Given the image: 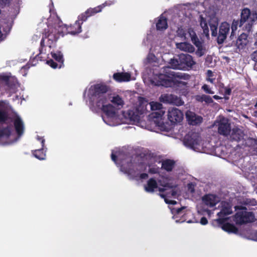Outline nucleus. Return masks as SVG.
Segmentation results:
<instances>
[{
    "mask_svg": "<svg viewBox=\"0 0 257 257\" xmlns=\"http://www.w3.org/2000/svg\"><path fill=\"white\" fill-rule=\"evenodd\" d=\"M108 87L103 84L92 85L87 88L84 97L87 104L93 112H97L101 110L104 113L102 117L104 122L110 125L115 126L121 123H135L139 121L140 117L134 111H124L120 115L112 104H105L107 95L105 92Z\"/></svg>",
    "mask_w": 257,
    "mask_h": 257,
    "instance_id": "f257e3e1",
    "label": "nucleus"
},
{
    "mask_svg": "<svg viewBox=\"0 0 257 257\" xmlns=\"http://www.w3.org/2000/svg\"><path fill=\"white\" fill-rule=\"evenodd\" d=\"M219 13V9L212 6L205 11V13L200 15V25L203 30V33L206 36H209V28L207 21H208L211 35L212 36H217V42L222 44L226 39L227 35L230 31V25L227 22H222L219 28L218 34L217 35V26L218 24V18L217 14Z\"/></svg>",
    "mask_w": 257,
    "mask_h": 257,
    "instance_id": "f03ea898",
    "label": "nucleus"
},
{
    "mask_svg": "<svg viewBox=\"0 0 257 257\" xmlns=\"http://www.w3.org/2000/svg\"><path fill=\"white\" fill-rule=\"evenodd\" d=\"M82 20L76 21L74 23V27H76L77 29L73 30L72 27H68L67 25L63 24L62 22H59L58 24L55 27V32H51L48 34H45V36L43 38L41 42V53H46L50 51L51 48L55 46L56 41L58 37L56 36L55 33L63 36L66 34H71L72 35L78 34L81 32V25L82 24Z\"/></svg>",
    "mask_w": 257,
    "mask_h": 257,
    "instance_id": "7ed1b4c3",
    "label": "nucleus"
},
{
    "mask_svg": "<svg viewBox=\"0 0 257 257\" xmlns=\"http://www.w3.org/2000/svg\"><path fill=\"white\" fill-rule=\"evenodd\" d=\"M113 153L111 154V159L119 167L120 171L125 174L130 179L136 180H144L148 178V174L143 172L147 170V166L145 164L133 165L130 162V158H121L118 157L116 160Z\"/></svg>",
    "mask_w": 257,
    "mask_h": 257,
    "instance_id": "20e7f679",
    "label": "nucleus"
},
{
    "mask_svg": "<svg viewBox=\"0 0 257 257\" xmlns=\"http://www.w3.org/2000/svg\"><path fill=\"white\" fill-rule=\"evenodd\" d=\"M13 119L15 131L12 126L0 128L1 145H9L16 142L24 133V124L21 118L17 114H15Z\"/></svg>",
    "mask_w": 257,
    "mask_h": 257,
    "instance_id": "39448f33",
    "label": "nucleus"
},
{
    "mask_svg": "<svg viewBox=\"0 0 257 257\" xmlns=\"http://www.w3.org/2000/svg\"><path fill=\"white\" fill-rule=\"evenodd\" d=\"M154 77L150 79L152 84L166 87L171 86L173 83L184 78L183 74L175 73L168 67L161 68L159 73L154 72Z\"/></svg>",
    "mask_w": 257,
    "mask_h": 257,
    "instance_id": "423d86ee",
    "label": "nucleus"
},
{
    "mask_svg": "<svg viewBox=\"0 0 257 257\" xmlns=\"http://www.w3.org/2000/svg\"><path fill=\"white\" fill-rule=\"evenodd\" d=\"M220 211L217 213L218 218L216 221L219 224H222V229L228 233H236L237 229L234 225L229 223H224L225 220L227 219L226 215L232 213V211L230 205L227 202H222L218 206Z\"/></svg>",
    "mask_w": 257,
    "mask_h": 257,
    "instance_id": "0eeeda50",
    "label": "nucleus"
},
{
    "mask_svg": "<svg viewBox=\"0 0 257 257\" xmlns=\"http://www.w3.org/2000/svg\"><path fill=\"white\" fill-rule=\"evenodd\" d=\"M183 144L186 147L195 151L205 152L204 143L202 142L199 134L196 132H189L183 139Z\"/></svg>",
    "mask_w": 257,
    "mask_h": 257,
    "instance_id": "6e6552de",
    "label": "nucleus"
},
{
    "mask_svg": "<svg viewBox=\"0 0 257 257\" xmlns=\"http://www.w3.org/2000/svg\"><path fill=\"white\" fill-rule=\"evenodd\" d=\"M174 186H175V184L168 182V177L159 179L158 181L152 178L149 179L147 183L144 185V189L149 193L156 191L162 192L165 191V187H173Z\"/></svg>",
    "mask_w": 257,
    "mask_h": 257,
    "instance_id": "1a4fd4ad",
    "label": "nucleus"
},
{
    "mask_svg": "<svg viewBox=\"0 0 257 257\" xmlns=\"http://www.w3.org/2000/svg\"><path fill=\"white\" fill-rule=\"evenodd\" d=\"M170 209L172 213L173 214V218L177 219L178 217H184L183 219L180 220H176V222H183L185 221L188 223H197L198 221L196 220H187L186 218H185V215H191V212L189 209H187L186 207H182L181 208H172L170 207Z\"/></svg>",
    "mask_w": 257,
    "mask_h": 257,
    "instance_id": "9d476101",
    "label": "nucleus"
},
{
    "mask_svg": "<svg viewBox=\"0 0 257 257\" xmlns=\"http://www.w3.org/2000/svg\"><path fill=\"white\" fill-rule=\"evenodd\" d=\"M254 219L252 213L247 212L244 208H241L239 211L236 212L234 217V221L236 224H239L252 222L254 221Z\"/></svg>",
    "mask_w": 257,
    "mask_h": 257,
    "instance_id": "9b49d317",
    "label": "nucleus"
},
{
    "mask_svg": "<svg viewBox=\"0 0 257 257\" xmlns=\"http://www.w3.org/2000/svg\"><path fill=\"white\" fill-rule=\"evenodd\" d=\"M168 182L170 183L175 184V186L173 187H165V190H167L168 188L170 189L171 190L169 192H168L166 194H160V196L164 199L165 202L167 204L174 205L176 204V201L175 200H172L170 199V198H177L178 197L179 195V191L178 189L176 188L177 186V184L176 181L174 180L172 181L171 179L168 177Z\"/></svg>",
    "mask_w": 257,
    "mask_h": 257,
    "instance_id": "f8f14e48",
    "label": "nucleus"
},
{
    "mask_svg": "<svg viewBox=\"0 0 257 257\" xmlns=\"http://www.w3.org/2000/svg\"><path fill=\"white\" fill-rule=\"evenodd\" d=\"M214 125L217 126L218 133L223 136L228 137L231 132L229 121L224 117H220L216 120Z\"/></svg>",
    "mask_w": 257,
    "mask_h": 257,
    "instance_id": "ddd939ff",
    "label": "nucleus"
},
{
    "mask_svg": "<svg viewBox=\"0 0 257 257\" xmlns=\"http://www.w3.org/2000/svg\"><path fill=\"white\" fill-rule=\"evenodd\" d=\"M240 17V26H242L245 23H247L249 26V29H250L253 23L257 20V13H251L248 9L244 8L241 11Z\"/></svg>",
    "mask_w": 257,
    "mask_h": 257,
    "instance_id": "4468645a",
    "label": "nucleus"
},
{
    "mask_svg": "<svg viewBox=\"0 0 257 257\" xmlns=\"http://www.w3.org/2000/svg\"><path fill=\"white\" fill-rule=\"evenodd\" d=\"M150 105L152 110H159V111L155 112L152 113L154 118L156 119L154 121L156 122L157 124L159 126L163 123V117L164 115L165 111L161 110L162 108V104L156 101H152L150 102Z\"/></svg>",
    "mask_w": 257,
    "mask_h": 257,
    "instance_id": "2eb2a0df",
    "label": "nucleus"
},
{
    "mask_svg": "<svg viewBox=\"0 0 257 257\" xmlns=\"http://www.w3.org/2000/svg\"><path fill=\"white\" fill-rule=\"evenodd\" d=\"M159 49V48H151L150 51L146 58V62L150 64H158L160 62V58L163 61H166V58L167 55V54H164L162 55L160 54Z\"/></svg>",
    "mask_w": 257,
    "mask_h": 257,
    "instance_id": "dca6fc26",
    "label": "nucleus"
},
{
    "mask_svg": "<svg viewBox=\"0 0 257 257\" xmlns=\"http://www.w3.org/2000/svg\"><path fill=\"white\" fill-rule=\"evenodd\" d=\"M168 118L172 123L180 122L183 118L182 112L176 107H170L168 110Z\"/></svg>",
    "mask_w": 257,
    "mask_h": 257,
    "instance_id": "f3484780",
    "label": "nucleus"
},
{
    "mask_svg": "<svg viewBox=\"0 0 257 257\" xmlns=\"http://www.w3.org/2000/svg\"><path fill=\"white\" fill-rule=\"evenodd\" d=\"M188 33L192 42L197 47V50L196 52V55L199 57L203 56L205 53L206 50L203 46L201 42L198 39L195 32L193 30H190Z\"/></svg>",
    "mask_w": 257,
    "mask_h": 257,
    "instance_id": "a211bd4d",
    "label": "nucleus"
},
{
    "mask_svg": "<svg viewBox=\"0 0 257 257\" xmlns=\"http://www.w3.org/2000/svg\"><path fill=\"white\" fill-rule=\"evenodd\" d=\"M0 82L2 87L6 90H13L17 83L15 78L12 76H2L0 77Z\"/></svg>",
    "mask_w": 257,
    "mask_h": 257,
    "instance_id": "6ab92c4d",
    "label": "nucleus"
},
{
    "mask_svg": "<svg viewBox=\"0 0 257 257\" xmlns=\"http://www.w3.org/2000/svg\"><path fill=\"white\" fill-rule=\"evenodd\" d=\"M159 99L160 101L163 103L174 104L178 106L182 105L184 103L180 98L172 94H162L160 97Z\"/></svg>",
    "mask_w": 257,
    "mask_h": 257,
    "instance_id": "aec40b11",
    "label": "nucleus"
},
{
    "mask_svg": "<svg viewBox=\"0 0 257 257\" xmlns=\"http://www.w3.org/2000/svg\"><path fill=\"white\" fill-rule=\"evenodd\" d=\"M106 86L108 87V90L105 92V94L107 95V99L105 104H110L109 103H107L108 100H110V102L115 105L117 107L116 108L114 107V108L118 111V109L121 108L123 106L124 102L122 98L119 95H114L113 96H111L108 93H107V92L109 90V87L107 86Z\"/></svg>",
    "mask_w": 257,
    "mask_h": 257,
    "instance_id": "412c9836",
    "label": "nucleus"
},
{
    "mask_svg": "<svg viewBox=\"0 0 257 257\" xmlns=\"http://www.w3.org/2000/svg\"><path fill=\"white\" fill-rule=\"evenodd\" d=\"M185 115L187 120L188 121V123L190 125H199L202 122V117L196 114L193 111L187 110Z\"/></svg>",
    "mask_w": 257,
    "mask_h": 257,
    "instance_id": "4be33fe9",
    "label": "nucleus"
},
{
    "mask_svg": "<svg viewBox=\"0 0 257 257\" xmlns=\"http://www.w3.org/2000/svg\"><path fill=\"white\" fill-rule=\"evenodd\" d=\"M37 140L39 142L41 145V149H37L32 152L33 155L38 159L43 160L45 159L46 157V150H44L43 147L45 144V140L39 136L37 137Z\"/></svg>",
    "mask_w": 257,
    "mask_h": 257,
    "instance_id": "5701e85b",
    "label": "nucleus"
},
{
    "mask_svg": "<svg viewBox=\"0 0 257 257\" xmlns=\"http://www.w3.org/2000/svg\"><path fill=\"white\" fill-rule=\"evenodd\" d=\"M203 203L209 207L215 206L220 201L219 198L216 195L208 194L202 198Z\"/></svg>",
    "mask_w": 257,
    "mask_h": 257,
    "instance_id": "b1692460",
    "label": "nucleus"
},
{
    "mask_svg": "<svg viewBox=\"0 0 257 257\" xmlns=\"http://www.w3.org/2000/svg\"><path fill=\"white\" fill-rule=\"evenodd\" d=\"M180 61L182 63L183 68L185 66L188 67H192L193 66L195 62L193 60L192 57L188 54H181L180 55Z\"/></svg>",
    "mask_w": 257,
    "mask_h": 257,
    "instance_id": "393cba45",
    "label": "nucleus"
},
{
    "mask_svg": "<svg viewBox=\"0 0 257 257\" xmlns=\"http://www.w3.org/2000/svg\"><path fill=\"white\" fill-rule=\"evenodd\" d=\"M229 136L230 139L241 143L245 136L242 131L238 128H233Z\"/></svg>",
    "mask_w": 257,
    "mask_h": 257,
    "instance_id": "a878e982",
    "label": "nucleus"
},
{
    "mask_svg": "<svg viewBox=\"0 0 257 257\" xmlns=\"http://www.w3.org/2000/svg\"><path fill=\"white\" fill-rule=\"evenodd\" d=\"M156 26L158 31H163L168 28L167 19L163 15L156 19Z\"/></svg>",
    "mask_w": 257,
    "mask_h": 257,
    "instance_id": "bb28decb",
    "label": "nucleus"
},
{
    "mask_svg": "<svg viewBox=\"0 0 257 257\" xmlns=\"http://www.w3.org/2000/svg\"><path fill=\"white\" fill-rule=\"evenodd\" d=\"M248 43L247 35L246 34H241L238 38L236 42V46L240 51L243 50Z\"/></svg>",
    "mask_w": 257,
    "mask_h": 257,
    "instance_id": "cd10ccee",
    "label": "nucleus"
},
{
    "mask_svg": "<svg viewBox=\"0 0 257 257\" xmlns=\"http://www.w3.org/2000/svg\"><path fill=\"white\" fill-rule=\"evenodd\" d=\"M113 78L116 82H127L131 80V74L127 72H117L113 75Z\"/></svg>",
    "mask_w": 257,
    "mask_h": 257,
    "instance_id": "c85d7f7f",
    "label": "nucleus"
},
{
    "mask_svg": "<svg viewBox=\"0 0 257 257\" xmlns=\"http://www.w3.org/2000/svg\"><path fill=\"white\" fill-rule=\"evenodd\" d=\"M176 46L177 49L188 53H192L195 51L194 47L187 42L177 43Z\"/></svg>",
    "mask_w": 257,
    "mask_h": 257,
    "instance_id": "c756f323",
    "label": "nucleus"
},
{
    "mask_svg": "<svg viewBox=\"0 0 257 257\" xmlns=\"http://www.w3.org/2000/svg\"><path fill=\"white\" fill-rule=\"evenodd\" d=\"M169 63L170 65V67L173 69H182L183 68L182 63L180 61V55L177 56L176 57L171 58L169 62Z\"/></svg>",
    "mask_w": 257,
    "mask_h": 257,
    "instance_id": "7c9ffc66",
    "label": "nucleus"
},
{
    "mask_svg": "<svg viewBox=\"0 0 257 257\" xmlns=\"http://www.w3.org/2000/svg\"><path fill=\"white\" fill-rule=\"evenodd\" d=\"M51 55L52 57L55 59L57 62L60 63L59 67H61V65L63 64L64 62L63 55L60 51L51 52Z\"/></svg>",
    "mask_w": 257,
    "mask_h": 257,
    "instance_id": "2f4dec72",
    "label": "nucleus"
},
{
    "mask_svg": "<svg viewBox=\"0 0 257 257\" xmlns=\"http://www.w3.org/2000/svg\"><path fill=\"white\" fill-rule=\"evenodd\" d=\"M190 30L192 29L189 28L188 29L187 32H186L185 29L182 26H181L180 27L178 28L177 31V35L180 37L184 38L185 39H188L189 38H190L188 33L189 31Z\"/></svg>",
    "mask_w": 257,
    "mask_h": 257,
    "instance_id": "473e14b6",
    "label": "nucleus"
},
{
    "mask_svg": "<svg viewBox=\"0 0 257 257\" xmlns=\"http://www.w3.org/2000/svg\"><path fill=\"white\" fill-rule=\"evenodd\" d=\"M174 165V162L172 160H167L164 161L162 164V167L165 170L170 171L173 169Z\"/></svg>",
    "mask_w": 257,
    "mask_h": 257,
    "instance_id": "72a5a7b5",
    "label": "nucleus"
},
{
    "mask_svg": "<svg viewBox=\"0 0 257 257\" xmlns=\"http://www.w3.org/2000/svg\"><path fill=\"white\" fill-rule=\"evenodd\" d=\"M102 9V6H100L97 7L92 8V9H88L86 12V14L87 15V16L89 17L90 16H91L94 14H96L97 13L101 12Z\"/></svg>",
    "mask_w": 257,
    "mask_h": 257,
    "instance_id": "f704fd0d",
    "label": "nucleus"
},
{
    "mask_svg": "<svg viewBox=\"0 0 257 257\" xmlns=\"http://www.w3.org/2000/svg\"><path fill=\"white\" fill-rule=\"evenodd\" d=\"M238 26H240V21L238 20H234L232 21L231 25V35L237 30Z\"/></svg>",
    "mask_w": 257,
    "mask_h": 257,
    "instance_id": "c9c22d12",
    "label": "nucleus"
},
{
    "mask_svg": "<svg viewBox=\"0 0 257 257\" xmlns=\"http://www.w3.org/2000/svg\"><path fill=\"white\" fill-rule=\"evenodd\" d=\"M46 63L53 68H56L58 67V64L52 60H48Z\"/></svg>",
    "mask_w": 257,
    "mask_h": 257,
    "instance_id": "e433bc0d",
    "label": "nucleus"
},
{
    "mask_svg": "<svg viewBox=\"0 0 257 257\" xmlns=\"http://www.w3.org/2000/svg\"><path fill=\"white\" fill-rule=\"evenodd\" d=\"M7 116V115L6 113L3 110L0 109V121H3L5 120Z\"/></svg>",
    "mask_w": 257,
    "mask_h": 257,
    "instance_id": "4c0bfd02",
    "label": "nucleus"
},
{
    "mask_svg": "<svg viewBox=\"0 0 257 257\" xmlns=\"http://www.w3.org/2000/svg\"><path fill=\"white\" fill-rule=\"evenodd\" d=\"M202 89L207 93L209 94H213L214 92L212 91L209 87V86L207 85H204L202 86Z\"/></svg>",
    "mask_w": 257,
    "mask_h": 257,
    "instance_id": "58836bf2",
    "label": "nucleus"
},
{
    "mask_svg": "<svg viewBox=\"0 0 257 257\" xmlns=\"http://www.w3.org/2000/svg\"><path fill=\"white\" fill-rule=\"evenodd\" d=\"M250 239L257 241V230L251 232Z\"/></svg>",
    "mask_w": 257,
    "mask_h": 257,
    "instance_id": "ea45409f",
    "label": "nucleus"
},
{
    "mask_svg": "<svg viewBox=\"0 0 257 257\" xmlns=\"http://www.w3.org/2000/svg\"><path fill=\"white\" fill-rule=\"evenodd\" d=\"M203 101L207 103H211L213 102V100L210 96L204 95Z\"/></svg>",
    "mask_w": 257,
    "mask_h": 257,
    "instance_id": "a19ab883",
    "label": "nucleus"
},
{
    "mask_svg": "<svg viewBox=\"0 0 257 257\" xmlns=\"http://www.w3.org/2000/svg\"><path fill=\"white\" fill-rule=\"evenodd\" d=\"M158 168L152 167L151 166H148V171L152 174H155L158 172Z\"/></svg>",
    "mask_w": 257,
    "mask_h": 257,
    "instance_id": "79ce46f5",
    "label": "nucleus"
},
{
    "mask_svg": "<svg viewBox=\"0 0 257 257\" xmlns=\"http://www.w3.org/2000/svg\"><path fill=\"white\" fill-rule=\"evenodd\" d=\"M251 58L253 61L257 62V50L251 54Z\"/></svg>",
    "mask_w": 257,
    "mask_h": 257,
    "instance_id": "37998d69",
    "label": "nucleus"
},
{
    "mask_svg": "<svg viewBox=\"0 0 257 257\" xmlns=\"http://www.w3.org/2000/svg\"><path fill=\"white\" fill-rule=\"evenodd\" d=\"M200 223L203 225H206L208 223V220L205 217H203L201 218Z\"/></svg>",
    "mask_w": 257,
    "mask_h": 257,
    "instance_id": "c03bdc74",
    "label": "nucleus"
},
{
    "mask_svg": "<svg viewBox=\"0 0 257 257\" xmlns=\"http://www.w3.org/2000/svg\"><path fill=\"white\" fill-rule=\"evenodd\" d=\"M204 95H197L196 96V99L198 101L203 102L204 101Z\"/></svg>",
    "mask_w": 257,
    "mask_h": 257,
    "instance_id": "a18cd8bd",
    "label": "nucleus"
},
{
    "mask_svg": "<svg viewBox=\"0 0 257 257\" xmlns=\"http://www.w3.org/2000/svg\"><path fill=\"white\" fill-rule=\"evenodd\" d=\"M188 191L190 193H193L194 191V185L192 184H190L188 185Z\"/></svg>",
    "mask_w": 257,
    "mask_h": 257,
    "instance_id": "49530a36",
    "label": "nucleus"
},
{
    "mask_svg": "<svg viewBox=\"0 0 257 257\" xmlns=\"http://www.w3.org/2000/svg\"><path fill=\"white\" fill-rule=\"evenodd\" d=\"M182 23L187 24L190 21V18L188 17H185V18H183L182 19H180Z\"/></svg>",
    "mask_w": 257,
    "mask_h": 257,
    "instance_id": "de8ad7c7",
    "label": "nucleus"
},
{
    "mask_svg": "<svg viewBox=\"0 0 257 257\" xmlns=\"http://www.w3.org/2000/svg\"><path fill=\"white\" fill-rule=\"evenodd\" d=\"M10 0H0V5L2 6H6L9 4Z\"/></svg>",
    "mask_w": 257,
    "mask_h": 257,
    "instance_id": "09e8293b",
    "label": "nucleus"
},
{
    "mask_svg": "<svg viewBox=\"0 0 257 257\" xmlns=\"http://www.w3.org/2000/svg\"><path fill=\"white\" fill-rule=\"evenodd\" d=\"M207 74L208 77H211L213 75L212 72L210 70L207 71Z\"/></svg>",
    "mask_w": 257,
    "mask_h": 257,
    "instance_id": "8fccbe9b",
    "label": "nucleus"
},
{
    "mask_svg": "<svg viewBox=\"0 0 257 257\" xmlns=\"http://www.w3.org/2000/svg\"><path fill=\"white\" fill-rule=\"evenodd\" d=\"M207 80L211 83H213L214 80V79L213 78H212L211 77H208Z\"/></svg>",
    "mask_w": 257,
    "mask_h": 257,
    "instance_id": "3c124183",
    "label": "nucleus"
},
{
    "mask_svg": "<svg viewBox=\"0 0 257 257\" xmlns=\"http://www.w3.org/2000/svg\"><path fill=\"white\" fill-rule=\"evenodd\" d=\"M231 90L230 89H226L225 90V94L227 95H229L230 93Z\"/></svg>",
    "mask_w": 257,
    "mask_h": 257,
    "instance_id": "603ef678",
    "label": "nucleus"
},
{
    "mask_svg": "<svg viewBox=\"0 0 257 257\" xmlns=\"http://www.w3.org/2000/svg\"><path fill=\"white\" fill-rule=\"evenodd\" d=\"M213 98L216 100L222 98V97L216 95L213 96Z\"/></svg>",
    "mask_w": 257,
    "mask_h": 257,
    "instance_id": "864d4df0",
    "label": "nucleus"
},
{
    "mask_svg": "<svg viewBox=\"0 0 257 257\" xmlns=\"http://www.w3.org/2000/svg\"><path fill=\"white\" fill-rule=\"evenodd\" d=\"M69 27H72V29L73 30H75L76 29H77V28L76 27H74V24L73 25H71Z\"/></svg>",
    "mask_w": 257,
    "mask_h": 257,
    "instance_id": "5fc2aeb1",
    "label": "nucleus"
},
{
    "mask_svg": "<svg viewBox=\"0 0 257 257\" xmlns=\"http://www.w3.org/2000/svg\"><path fill=\"white\" fill-rule=\"evenodd\" d=\"M254 116L257 117V110L254 112Z\"/></svg>",
    "mask_w": 257,
    "mask_h": 257,
    "instance_id": "6e6d98bb",
    "label": "nucleus"
},
{
    "mask_svg": "<svg viewBox=\"0 0 257 257\" xmlns=\"http://www.w3.org/2000/svg\"><path fill=\"white\" fill-rule=\"evenodd\" d=\"M254 107H255V108H257V101H256V103L254 105Z\"/></svg>",
    "mask_w": 257,
    "mask_h": 257,
    "instance_id": "4d7b16f0",
    "label": "nucleus"
},
{
    "mask_svg": "<svg viewBox=\"0 0 257 257\" xmlns=\"http://www.w3.org/2000/svg\"><path fill=\"white\" fill-rule=\"evenodd\" d=\"M210 212H211V211H208V215H210Z\"/></svg>",
    "mask_w": 257,
    "mask_h": 257,
    "instance_id": "13d9d810",
    "label": "nucleus"
},
{
    "mask_svg": "<svg viewBox=\"0 0 257 257\" xmlns=\"http://www.w3.org/2000/svg\"><path fill=\"white\" fill-rule=\"evenodd\" d=\"M240 209H239L238 210H236V211L237 212V211H239ZM235 210H237V208H235Z\"/></svg>",
    "mask_w": 257,
    "mask_h": 257,
    "instance_id": "bf43d9fd",
    "label": "nucleus"
}]
</instances>
